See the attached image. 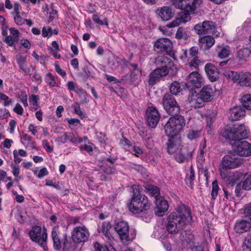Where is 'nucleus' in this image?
Returning a JSON list of instances; mask_svg holds the SVG:
<instances>
[{
  "label": "nucleus",
  "instance_id": "6e6d98bb",
  "mask_svg": "<svg viewBox=\"0 0 251 251\" xmlns=\"http://www.w3.org/2000/svg\"><path fill=\"white\" fill-rule=\"evenodd\" d=\"M93 20L96 23L99 24L100 25H108V20L105 19L103 21L100 20L98 15L95 14L92 17Z\"/></svg>",
  "mask_w": 251,
  "mask_h": 251
},
{
  "label": "nucleus",
  "instance_id": "6ab92c4d",
  "mask_svg": "<svg viewBox=\"0 0 251 251\" xmlns=\"http://www.w3.org/2000/svg\"><path fill=\"white\" fill-rule=\"evenodd\" d=\"M216 88L211 85H206L198 92L205 102H209L212 101L216 93Z\"/></svg>",
  "mask_w": 251,
  "mask_h": 251
},
{
  "label": "nucleus",
  "instance_id": "79ce46f5",
  "mask_svg": "<svg viewBox=\"0 0 251 251\" xmlns=\"http://www.w3.org/2000/svg\"><path fill=\"white\" fill-rule=\"evenodd\" d=\"M170 90L172 94L177 95L181 91L179 83L176 81L172 82L170 86Z\"/></svg>",
  "mask_w": 251,
  "mask_h": 251
},
{
  "label": "nucleus",
  "instance_id": "4468645a",
  "mask_svg": "<svg viewBox=\"0 0 251 251\" xmlns=\"http://www.w3.org/2000/svg\"><path fill=\"white\" fill-rule=\"evenodd\" d=\"M233 150L240 156H248L251 155V144L246 141L235 142L233 146Z\"/></svg>",
  "mask_w": 251,
  "mask_h": 251
},
{
  "label": "nucleus",
  "instance_id": "6e6552de",
  "mask_svg": "<svg viewBox=\"0 0 251 251\" xmlns=\"http://www.w3.org/2000/svg\"><path fill=\"white\" fill-rule=\"evenodd\" d=\"M162 104L165 110L170 115H175L179 112V107L176 100L173 96L169 94L164 96Z\"/></svg>",
  "mask_w": 251,
  "mask_h": 251
},
{
  "label": "nucleus",
  "instance_id": "20e7f679",
  "mask_svg": "<svg viewBox=\"0 0 251 251\" xmlns=\"http://www.w3.org/2000/svg\"><path fill=\"white\" fill-rule=\"evenodd\" d=\"M168 58L165 56H158L155 59V63L157 65H162L160 68H157L152 72L149 75L148 83L150 85H153L160 79L166 76L169 73L168 68L166 66V61Z\"/></svg>",
  "mask_w": 251,
  "mask_h": 251
},
{
  "label": "nucleus",
  "instance_id": "3c124183",
  "mask_svg": "<svg viewBox=\"0 0 251 251\" xmlns=\"http://www.w3.org/2000/svg\"><path fill=\"white\" fill-rule=\"evenodd\" d=\"M38 97L36 95H32L30 98V102L32 106V109L34 110H37L39 107L38 103Z\"/></svg>",
  "mask_w": 251,
  "mask_h": 251
},
{
  "label": "nucleus",
  "instance_id": "0eeeda50",
  "mask_svg": "<svg viewBox=\"0 0 251 251\" xmlns=\"http://www.w3.org/2000/svg\"><path fill=\"white\" fill-rule=\"evenodd\" d=\"M114 229L119 236L122 242L126 243L128 241H132L136 237L135 230L129 231V227L127 222L119 221L115 223Z\"/></svg>",
  "mask_w": 251,
  "mask_h": 251
},
{
  "label": "nucleus",
  "instance_id": "49530a36",
  "mask_svg": "<svg viewBox=\"0 0 251 251\" xmlns=\"http://www.w3.org/2000/svg\"><path fill=\"white\" fill-rule=\"evenodd\" d=\"M0 100L3 101V105L8 106L10 105L13 100L9 98V97L3 93H0Z\"/></svg>",
  "mask_w": 251,
  "mask_h": 251
},
{
  "label": "nucleus",
  "instance_id": "e2e57ef3",
  "mask_svg": "<svg viewBox=\"0 0 251 251\" xmlns=\"http://www.w3.org/2000/svg\"><path fill=\"white\" fill-rule=\"evenodd\" d=\"M13 143V141L12 140L7 138L1 143L0 146H2L4 148L9 149Z\"/></svg>",
  "mask_w": 251,
  "mask_h": 251
},
{
  "label": "nucleus",
  "instance_id": "2f4dec72",
  "mask_svg": "<svg viewBox=\"0 0 251 251\" xmlns=\"http://www.w3.org/2000/svg\"><path fill=\"white\" fill-rule=\"evenodd\" d=\"M130 66L132 70L130 73V79L132 82L139 80L142 74L141 70L138 68L136 64L131 63Z\"/></svg>",
  "mask_w": 251,
  "mask_h": 251
},
{
  "label": "nucleus",
  "instance_id": "a18cd8bd",
  "mask_svg": "<svg viewBox=\"0 0 251 251\" xmlns=\"http://www.w3.org/2000/svg\"><path fill=\"white\" fill-rule=\"evenodd\" d=\"M251 53V50L248 48H243L238 51V56L242 59H245L249 56Z\"/></svg>",
  "mask_w": 251,
  "mask_h": 251
},
{
  "label": "nucleus",
  "instance_id": "a211bd4d",
  "mask_svg": "<svg viewBox=\"0 0 251 251\" xmlns=\"http://www.w3.org/2000/svg\"><path fill=\"white\" fill-rule=\"evenodd\" d=\"M169 139L167 144L168 151L170 154L176 153L181 148V141L179 135L169 136Z\"/></svg>",
  "mask_w": 251,
  "mask_h": 251
},
{
  "label": "nucleus",
  "instance_id": "dca6fc26",
  "mask_svg": "<svg viewBox=\"0 0 251 251\" xmlns=\"http://www.w3.org/2000/svg\"><path fill=\"white\" fill-rule=\"evenodd\" d=\"M187 103L190 107L194 108L202 107L205 102L198 92L196 91H190L187 100Z\"/></svg>",
  "mask_w": 251,
  "mask_h": 251
},
{
  "label": "nucleus",
  "instance_id": "9b49d317",
  "mask_svg": "<svg viewBox=\"0 0 251 251\" xmlns=\"http://www.w3.org/2000/svg\"><path fill=\"white\" fill-rule=\"evenodd\" d=\"M28 235L32 241L40 245H43L47 239V233L45 228L42 231L40 226H35L29 232Z\"/></svg>",
  "mask_w": 251,
  "mask_h": 251
},
{
  "label": "nucleus",
  "instance_id": "f704fd0d",
  "mask_svg": "<svg viewBox=\"0 0 251 251\" xmlns=\"http://www.w3.org/2000/svg\"><path fill=\"white\" fill-rule=\"evenodd\" d=\"M218 56L220 58H225L227 57L231 51L229 46H226L224 47H217Z\"/></svg>",
  "mask_w": 251,
  "mask_h": 251
},
{
  "label": "nucleus",
  "instance_id": "13d9d810",
  "mask_svg": "<svg viewBox=\"0 0 251 251\" xmlns=\"http://www.w3.org/2000/svg\"><path fill=\"white\" fill-rule=\"evenodd\" d=\"M67 86L68 89L70 91H75L76 90L78 87L79 86L76 83L72 81H68L67 83Z\"/></svg>",
  "mask_w": 251,
  "mask_h": 251
},
{
  "label": "nucleus",
  "instance_id": "c03bdc74",
  "mask_svg": "<svg viewBox=\"0 0 251 251\" xmlns=\"http://www.w3.org/2000/svg\"><path fill=\"white\" fill-rule=\"evenodd\" d=\"M219 190V187L218 184L217 180H215L212 182V191L211 193V196L212 199L215 200L218 196V192Z\"/></svg>",
  "mask_w": 251,
  "mask_h": 251
},
{
  "label": "nucleus",
  "instance_id": "bb28decb",
  "mask_svg": "<svg viewBox=\"0 0 251 251\" xmlns=\"http://www.w3.org/2000/svg\"><path fill=\"white\" fill-rule=\"evenodd\" d=\"M215 43V39L211 36L201 37L199 39V45L201 49L205 50L211 48Z\"/></svg>",
  "mask_w": 251,
  "mask_h": 251
},
{
  "label": "nucleus",
  "instance_id": "f257e3e1",
  "mask_svg": "<svg viewBox=\"0 0 251 251\" xmlns=\"http://www.w3.org/2000/svg\"><path fill=\"white\" fill-rule=\"evenodd\" d=\"M192 220L190 209L182 204L179 205L176 212L171 213L167 218V230L171 233H176L185 225Z\"/></svg>",
  "mask_w": 251,
  "mask_h": 251
},
{
  "label": "nucleus",
  "instance_id": "a19ab883",
  "mask_svg": "<svg viewBox=\"0 0 251 251\" xmlns=\"http://www.w3.org/2000/svg\"><path fill=\"white\" fill-rule=\"evenodd\" d=\"M244 251H251V234L246 237L242 244Z\"/></svg>",
  "mask_w": 251,
  "mask_h": 251
},
{
  "label": "nucleus",
  "instance_id": "393cba45",
  "mask_svg": "<svg viewBox=\"0 0 251 251\" xmlns=\"http://www.w3.org/2000/svg\"><path fill=\"white\" fill-rule=\"evenodd\" d=\"M169 204L167 201L162 198L156 199V207L155 213L156 215L161 217L168 210Z\"/></svg>",
  "mask_w": 251,
  "mask_h": 251
},
{
  "label": "nucleus",
  "instance_id": "72a5a7b5",
  "mask_svg": "<svg viewBox=\"0 0 251 251\" xmlns=\"http://www.w3.org/2000/svg\"><path fill=\"white\" fill-rule=\"evenodd\" d=\"M240 72H235L233 71L227 70L224 72V75L229 81H232L234 83L237 82L238 84L240 77Z\"/></svg>",
  "mask_w": 251,
  "mask_h": 251
},
{
  "label": "nucleus",
  "instance_id": "58836bf2",
  "mask_svg": "<svg viewBox=\"0 0 251 251\" xmlns=\"http://www.w3.org/2000/svg\"><path fill=\"white\" fill-rule=\"evenodd\" d=\"M145 188L151 196L157 199V197L159 194V189L158 187L147 184L146 185Z\"/></svg>",
  "mask_w": 251,
  "mask_h": 251
},
{
  "label": "nucleus",
  "instance_id": "a878e982",
  "mask_svg": "<svg viewBox=\"0 0 251 251\" xmlns=\"http://www.w3.org/2000/svg\"><path fill=\"white\" fill-rule=\"evenodd\" d=\"M245 115V111L242 106H235L231 108L229 113L228 118L231 121L239 120Z\"/></svg>",
  "mask_w": 251,
  "mask_h": 251
},
{
  "label": "nucleus",
  "instance_id": "5fc2aeb1",
  "mask_svg": "<svg viewBox=\"0 0 251 251\" xmlns=\"http://www.w3.org/2000/svg\"><path fill=\"white\" fill-rule=\"evenodd\" d=\"M242 187L245 190L251 189V174L249 175L243 182Z\"/></svg>",
  "mask_w": 251,
  "mask_h": 251
},
{
  "label": "nucleus",
  "instance_id": "aec40b11",
  "mask_svg": "<svg viewBox=\"0 0 251 251\" xmlns=\"http://www.w3.org/2000/svg\"><path fill=\"white\" fill-rule=\"evenodd\" d=\"M192 12H187L185 10L181 11L178 13L176 19L170 24L168 26L170 28L175 27L178 26L182 24H185L191 20L190 14Z\"/></svg>",
  "mask_w": 251,
  "mask_h": 251
},
{
  "label": "nucleus",
  "instance_id": "1a4fd4ad",
  "mask_svg": "<svg viewBox=\"0 0 251 251\" xmlns=\"http://www.w3.org/2000/svg\"><path fill=\"white\" fill-rule=\"evenodd\" d=\"M89 236V232L84 226H76L72 232V240L76 244L86 242Z\"/></svg>",
  "mask_w": 251,
  "mask_h": 251
},
{
  "label": "nucleus",
  "instance_id": "338daca9",
  "mask_svg": "<svg viewBox=\"0 0 251 251\" xmlns=\"http://www.w3.org/2000/svg\"><path fill=\"white\" fill-rule=\"evenodd\" d=\"M130 151L133 152L134 154L137 156L139 155L142 154L143 153V151L141 148L135 146H132V150Z\"/></svg>",
  "mask_w": 251,
  "mask_h": 251
},
{
  "label": "nucleus",
  "instance_id": "052dcab7",
  "mask_svg": "<svg viewBox=\"0 0 251 251\" xmlns=\"http://www.w3.org/2000/svg\"><path fill=\"white\" fill-rule=\"evenodd\" d=\"M9 30L12 36L14 37V38L16 39L17 40H19L20 34L19 31L14 27H10Z\"/></svg>",
  "mask_w": 251,
  "mask_h": 251
},
{
  "label": "nucleus",
  "instance_id": "4be33fe9",
  "mask_svg": "<svg viewBox=\"0 0 251 251\" xmlns=\"http://www.w3.org/2000/svg\"><path fill=\"white\" fill-rule=\"evenodd\" d=\"M171 41L168 38H159L154 44L155 50L158 52H168L171 46Z\"/></svg>",
  "mask_w": 251,
  "mask_h": 251
},
{
  "label": "nucleus",
  "instance_id": "5701e85b",
  "mask_svg": "<svg viewBox=\"0 0 251 251\" xmlns=\"http://www.w3.org/2000/svg\"><path fill=\"white\" fill-rule=\"evenodd\" d=\"M116 160L113 158L108 157L103 160L100 165L101 169L107 174H114L116 173L114 163Z\"/></svg>",
  "mask_w": 251,
  "mask_h": 251
},
{
  "label": "nucleus",
  "instance_id": "8fccbe9b",
  "mask_svg": "<svg viewBox=\"0 0 251 251\" xmlns=\"http://www.w3.org/2000/svg\"><path fill=\"white\" fill-rule=\"evenodd\" d=\"M75 112L76 114L79 116L81 118L85 117V114L81 109L78 103L76 102L73 105Z\"/></svg>",
  "mask_w": 251,
  "mask_h": 251
},
{
  "label": "nucleus",
  "instance_id": "423d86ee",
  "mask_svg": "<svg viewBox=\"0 0 251 251\" xmlns=\"http://www.w3.org/2000/svg\"><path fill=\"white\" fill-rule=\"evenodd\" d=\"M185 125L183 116L178 115L171 117L164 126V129L168 136L178 135L180 130Z\"/></svg>",
  "mask_w": 251,
  "mask_h": 251
},
{
  "label": "nucleus",
  "instance_id": "774afa93",
  "mask_svg": "<svg viewBox=\"0 0 251 251\" xmlns=\"http://www.w3.org/2000/svg\"><path fill=\"white\" fill-rule=\"evenodd\" d=\"M55 71L61 76L64 77L66 75V72L62 70L60 66L57 64L55 63Z\"/></svg>",
  "mask_w": 251,
  "mask_h": 251
},
{
  "label": "nucleus",
  "instance_id": "603ef678",
  "mask_svg": "<svg viewBox=\"0 0 251 251\" xmlns=\"http://www.w3.org/2000/svg\"><path fill=\"white\" fill-rule=\"evenodd\" d=\"M216 113L214 111L210 112L206 117L207 125L210 126L216 117Z\"/></svg>",
  "mask_w": 251,
  "mask_h": 251
},
{
  "label": "nucleus",
  "instance_id": "39448f33",
  "mask_svg": "<svg viewBox=\"0 0 251 251\" xmlns=\"http://www.w3.org/2000/svg\"><path fill=\"white\" fill-rule=\"evenodd\" d=\"M51 238L53 242V248L56 251L61 249L65 250L69 246L67 233L62 231L58 226H54L51 232Z\"/></svg>",
  "mask_w": 251,
  "mask_h": 251
},
{
  "label": "nucleus",
  "instance_id": "ddd939ff",
  "mask_svg": "<svg viewBox=\"0 0 251 251\" xmlns=\"http://www.w3.org/2000/svg\"><path fill=\"white\" fill-rule=\"evenodd\" d=\"M215 29L214 24L212 21H205L199 23L194 27L195 33L198 35L210 34Z\"/></svg>",
  "mask_w": 251,
  "mask_h": 251
},
{
  "label": "nucleus",
  "instance_id": "f8f14e48",
  "mask_svg": "<svg viewBox=\"0 0 251 251\" xmlns=\"http://www.w3.org/2000/svg\"><path fill=\"white\" fill-rule=\"evenodd\" d=\"M206 140L204 139L203 143H202L200 145L198 153L197 161L198 164V167L199 169L203 170L204 176H205L206 179H207L208 177V168L206 166L204 167L205 160L204 154L206 153Z\"/></svg>",
  "mask_w": 251,
  "mask_h": 251
},
{
  "label": "nucleus",
  "instance_id": "2eb2a0df",
  "mask_svg": "<svg viewBox=\"0 0 251 251\" xmlns=\"http://www.w3.org/2000/svg\"><path fill=\"white\" fill-rule=\"evenodd\" d=\"M204 82L203 77L196 71L191 73L187 78V84L194 88H201Z\"/></svg>",
  "mask_w": 251,
  "mask_h": 251
},
{
  "label": "nucleus",
  "instance_id": "e433bc0d",
  "mask_svg": "<svg viewBox=\"0 0 251 251\" xmlns=\"http://www.w3.org/2000/svg\"><path fill=\"white\" fill-rule=\"evenodd\" d=\"M68 140L74 144H77L82 142L83 139L79 137L77 134L71 132H67Z\"/></svg>",
  "mask_w": 251,
  "mask_h": 251
},
{
  "label": "nucleus",
  "instance_id": "cd10ccee",
  "mask_svg": "<svg viewBox=\"0 0 251 251\" xmlns=\"http://www.w3.org/2000/svg\"><path fill=\"white\" fill-rule=\"evenodd\" d=\"M156 13L161 17L163 21H168L174 16L172 8L169 6H163L158 8Z\"/></svg>",
  "mask_w": 251,
  "mask_h": 251
},
{
  "label": "nucleus",
  "instance_id": "c756f323",
  "mask_svg": "<svg viewBox=\"0 0 251 251\" xmlns=\"http://www.w3.org/2000/svg\"><path fill=\"white\" fill-rule=\"evenodd\" d=\"M176 154L175 156L176 160L179 162H184L188 160L192 154L191 151H187L186 149H181L178 152L176 153Z\"/></svg>",
  "mask_w": 251,
  "mask_h": 251
},
{
  "label": "nucleus",
  "instance_id": "69168bd1",
  "mask_svg": "<svg viewBox=\"0 0 251 251\" xmlns=\"http://www.w3.org/2000/svg\"><path fill=\"white\" fill-rule=\"evenodd\" d=\"M94 247L95 248V251H108L106 246L101 245L97 242L94 244Z\"/></svg>",
  "mask_w": 251,
  "mask_h": 251
},
{
  "label": "nucleus",
  "instance_id": "c9c22d12",
  "mask_svg": "<svg viewBox=\"0 0 251 251\" xmlns=\"http://www.w3.org/2000/svg\"><path fill=\"white\" fill-rule=\"evenodd\" d=\"M190 32L181 27H179L176 32V37L178 39H184L186 40L190 37Z\"/></svg>",
  "mask_w": 251,
  "mask_h": 251
},
{
  "label": "nucleus",
  "instance_id": "680f3d73",
  "mask_svg": "<svg viewBox=\"0 0 251 251\" xmlns=\"http://www.w3.org/2000/svg\"><path fill=\"white\" fill-rule=\"evenodd\" d=\"M14 21L17 25H22L24 24L25 19L21 17L20 14L15 15L14 16Z\"/></svg>",
  "mask_w": 251,
  "mask_h": 251
},
{
  "label": "nucleus",
  "instance_id": "f03ea898",
  "mask_svg": "<svg viewBox=\"0 0 251 251\" xmlns=\"http://www.w3.org/2000/svg\"><path fill=\"white\" fill-rule=\"evenodd\" d=\"M141 189L139 185L132 186L133 195L128 204V208L133 213L138 214L150 208L151 203L148 198L141 194Z\"/></svg>",
  "mask_w": 251,
  "mask_h": 251
},
{
  "label": "nucleus",
  "instance_id": "f3484780",
  "mask_svg": "<svg viewBox=\"0 0 251 251\" xmlns=\"http://www.w3.org/2000/svg\"><path fill=\"white\" fill-rule=\"evenodd\" d=\"M146 117L148 125L152 128L155 127L160 119L158 110L153 107H149L146 111Z\"/></svg>",
  "mask_w": 251,
  "mask_h": 251
},
{
  "label": "nucleus",
  "instance_id": "09e8293b",
  "mask_svg": "<svg viewBox=\"0 0 251 251\" xmlns=\"http://www.w3.org/2000/svg\"><path fill=\"white\" fill-rule=\"evenodd\" d=\"M16 39H15L14 37L11 35H6L4 38V42L6 43V44L10 47H12L14 46L15 44V42H18Z\"/></svg>",
  "mask_w": 251,
  "mask_h": 251
},
{
  "label": "nucleus",
  "instance_id": "bf43d9fd",
  "mask_svg": "<svg viewBox=\"0 0 251 251\" xmlns=\"http://www.w3.org/2000/svg\"><path fill=\"white\" fill-rule=\"evenodd\" d=\"M13 111L18 115H22L24 113V109L19 103L16 104L13 108Z\"/></svg>",
  "mask_w": 251,
  "mask_h": 251
},
{
  "label": "nucleus",
  "instance_id": "0e129e2a",
  "mask_svg": "<svg viewBox=\"0 0 251 251\" xmlns=\"http://www.w3.org/2000/svg\"><path fill=\"white\" fill-rule=\"evenodd\" d=\"M68 141L67 138V132H65L62 136L58 137L56 139V141L58 143H60L62 144H64L66 143Z\"/></svg>",
  "mask_w": 251,
  "mask_h": 251
},
{
  "label": "nucleus",
  "instance_id": "de8ad7c7",
  "mask_svg": "<svg viewBox=\"0 0 251 251\" xmlns=\"http://www.w3.org/2000/svg\"><path fill=\"white\" fill-rule=\"evenodd\" d=\"M201 132L199 130H190L188 133L187 137L190 140H194L200 136Z\"/></svg>",
  "mask_w": 251,
  "mask_h": 251
},
{
  "label": "nucleus",
  "instance_id": "473e14b6",
  "mask_svg": "<svg viewBox=\"0 0 251 251\" xmlns=\"http://www.w3.org/2000/svg\"><path fill=\"white\" fill-rule=\"evenodd\" d=\"M112 229L111 225L109 222L105 221L103 222L101 230L105 236V238L109 241H111L113 239V237L110 233V230Z\"/></svg>",
  "mask_w": 251,
  "mask_h": 251
},
{
  "label": "nucleus",
  "instance_id": "4c0bfd02",
  "mask_svg": "<svg viewBox=\"0 0 251 251\" xmlns=\"http://www.w3.org/2000/svg\"><path fill=\"white\" fill-rule=\"evenodd\" d=\"M243 106L248 110H251V95L249 94L243 95L241 99Z\"/></svg>",
  "mask_w": 251,
  "mask_h": 251
},
{
  "label": "nucleus",
  "instance_id": "412c9836",
  "mask_svg": "<svg viewBox=\"0 0 251 251\" xmlns=\"http://www.w3.org/2000/svg\"><path fill=\"white\" fill-rule=\"evenodd\" d=\"M235 231L238 233H242L251 230V215L247 219L239 221L234 226Z\"/></svg>",
  "mask_w": 251,
  "mask_h": 251
},
{
  "label": "nucleus",
  "instance_id": "4d7b16f0",
  "mask_svg": "<svg viewBox=\"0 0 251 251\" xmlns=\"http://www.w3.org/2000/svg\"><path fill=\"white\" fill-rule=\"evenodd\" d=\"M12 174L14 175V176H15L16 177H17L15 179V181H18L19 180V179L22 178L21 176H19V175L20 174V169H19V167H18L16 165L12 166Z\"/></svg>",
  "mask_w": 251,
  "mask_h": 251
},
{
  "label": "nucleus",
  "instance_id": "37998d69",
  "mask_svg": "<svg viewBox=\"0 0 251 251\" xmlns=\"http://www.w3.org/2000/svg\"><path fill=\"white\" fill-rule=\"evenodd\" d=\"M121 147L126 151H131L132 147L130 142L127 139L123 138L120 141Z\"/></svg>",
  "mask_w": 251,
  "mask_h": 251
},
{
  "label": "nucleus",
  "instance_id": "c85d7f7f",
  "mask_svg": "<svg viewBox=\"0 0 251 251\" xmlns=\"http://www.w3.org/2000/svg\"><path fill=\"white\" fill-rule=\"evenodd\" d=\"M191 0H176L174 5L176 8L184 10L187 12H193V7L190 5Z\"/></svg>",
  "mask_w": 251,
  "mask_h": 251
},
{
  "label": "nucleus",
  "instance_id": "7c9ffc66",
  "mask_svg": "<svg viewBox=\"0 0 251 251\" xmlns=\"http://www.w3.org/2000/svg\"><path fill=\"white\" fill-rule=\"evenodd\" d=\"M238 84L241 86L251 87V73L240 72Z\"/></svg>",
  "mask_w": 251,
  "mask_h": 251
},
{
  "label": "nucleus",
  "instance_id": "ea45409f",
  "mask_svg": "<svg viewBox=\"0 0 251 251\" xmlns=\"http://www.w3.org/2000/svg\"><path fill=\"white\" fill-rule=\"evenodd\" d=\"M45 81L50 87H54L56 85L55 77L51 73H49L46 74Z\"/></svg>",
  "mask_w": 251,
  "mask_h": 251
},
{
  "label": "nucleus",
  "instance_id": "9d476101",
  "mask_svg": "<svg viewBox=\"0 0 251 251\" xmlns=\"http://www.w3.org/2000/svg\"><path fill=\"white\" fill-rule=\"evenodd\" d=\"M243 161V159L241 157L231 152L224 156L222 165L223 168L233 169L239 167Z\"/></svg>",
  "mask_w": 251,
  "mask_h": 251
},
{
  "label": "nucleus",
  "instance_id": "864d4df0",
  "mask_svg": "<svg viewBox=\"0 0 251 251\" xmlns=\"http://www.w3.org/2000/svg\"><path fill=\"white\" fill-rule=\"evenodd\" d=\"M53 34L52 28L50 27H44L42 30V34L44 37H50Z\"/></svg>",
  "mask_w": 251,
  "mask_h": 251
},
{
  "label": "nucleus",
  "instance_id": "7ed1b4c3",
  "mask_svg": "<svg viewBox=\"0 0 251 251\" xmlns=\"http://www.w3.org/2000/svg\"><path fill=\"white\" fill-rule=\"evenodd\" d=\"M250 133L248 128L244 125H234L223 132V136L230 140L237 141L246 139Z\"/></svg>",
  "mask_w": 251,
  "mask_h": 251
},
{
  "label": "nucleus",
  "instance_id": "b1692460",
  "mask_svg": "<svg viewBox=\"0 0 251 251\" xmlns=\"http://www.w3.org/2000/svg\"><path fill=\"white\" fill-rule=\"evenodd\" d=\"M206 75L211 82L218 80L219 75V70L212 64L207 63L204 67Z\"/></svg>",
  "mask_w": 251,
  "mask_h": 251
}]
</instances>
